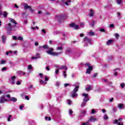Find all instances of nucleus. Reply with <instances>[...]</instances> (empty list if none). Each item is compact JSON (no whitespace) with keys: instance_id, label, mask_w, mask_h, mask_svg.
<instances>
[{"instance_id":"1","label":"nucleus","mask_w":125,"mask_h":125,"mask_svg":"<svg viewBox=\"0 0 125 125\" xmlns=\"http://www.w3.org/2000/svg\"><path fill=\"white\" fill-rule=\"evenodd\" d=\"M42 48L44 49H49L48 51H46V53L49 54V55H52L53 56H58V55H60V54H62L63 52H53V48H49L47 45H45L42 46Z\"/></svg>"},{"instance_id":"2","label":"nucleus","mask_w":125,"mask_h":125,"mask_svg":"<svg viewBox=\"0 0 125 125\" xmlns=\"http://www.w3.org/2000/svg\"><path fill=\"white\" fill-rule=\"evenodd\" d=\"M79 84H80V83H77L76 84L73 85V86H75V87L70 93L72 98H75V97H77V96H78V93H77V92L79 91V88H80Z\"/></svg>"},{"instance_id":"3","label":"nucleus","mask_w":125,"mask_h":125,"mask_svg":"<svg viewBox=\"0 0 125 125\" xmlns=\"http://www.w3.org/2000/svg\"><path fill=\"white\" fill-rule=\"evenodd\" d=\"M84 66H87L88 67L86 70V74H90L91 73V71H92V69H93V67L91 66V64H90V63L89 62H87L84 64Z\"/></svg>"},{"instance_id":"4","label":"nucleus","mask_w":125,"mask_h":125,"mask_svg":"<svg viewBox=\"0 0 125 125\" xmlns=\"http://www.w3.org/2000/svg\"><path fill=\"white\" fill-rule=\"evenodd\" d=\"M12 27H14V28L16 27V25H11V23H8L6 24L5 30H7V31H9L10 32H11L12 31Z\"/></svg>"},{"instance_id":"5","label":"nucleus","mask_w":125,"mask_h":125,"mask_svg":"<svg viewBox=\"0 0 125 125\" xmlns=\"http://www.w3.org/2000/svg\"><path fill=\"white\" fill-rule=\"evenodd\" d=\"M83 42L86 43L84 45V46H87L91 42V40L87 37V36H86L84 38Z\"/></svg>"},{"instance_id":"6","label":"nucleus","mask_w":125,"mask_h":125,"mask_svg":"<svg viewBox=\"0 0 125 125\" xmlns=\"http://www.w3.org/2000/svg\"><path fill=\"white\" fill-rule=\"evenodd\" d=\"M65 54L69 55L70 56L74 55V51L71 48H68L66 50L65 52Z\"/></svg>"},{"instance_id":"7","label":"nucleus","mask_w":125,"mask_h":125,"mask_svg":"<svg viewBox=\"0 0 125 125\" xmlns=\"http://www.w3.org/2000/svg\"><path fill=\"white\" fill-rule=\"evenodd\" d=\"M62 4H65V5H70L71 4V0H66V1H64V0H59Z\"/></svg>"},{"instance_id":"8","label":"nucleus","mask_w":125,"mask_h":125,"mask_svg":"<svg viewBox=\"0 0 125 125\" xmlns=\"http://www.w3.org/2000/svg\"><path fill=\"white\" fill-rule=\"evenodd\" d=\"M82 96L84 97V98L83 99V101H89V95L88 94H85L84 93H83L82 94Z\"/></svg>"},{"instance_id":"9","label":"nucleus","mask_w":125,"mask_h":125,"mask_svg":"<svg viewBox=\"0 0 125 125\" xmlns=\"http://www.w3.org/2000/svg\"><path fill=\"white\" fill-rule=\"evenodd\" d=\"M56 19L57 20H58V21L60 22L61 23L62 20H63V19H64V16H59V15H57L56 16Z\"/></svg>"},{"instance_id":"10","label":"nucleus","mask_w":125,"mask_h":125,"mask_svg":"<svg viewBox=\"0 0 125 125\" xmlns=\"http://www.w3.org/2000/svg\"><path fill=\"white\" fill-rule=\"evenodd\" d=\"M16 74L17 75H20V76H25V75H26V73H25V72L21 70L17 71Z\"/></svg>"},{"instance_id":"11","label":"nucleus","mask_w":125,"mask_h":125,"mask_svg":"<svg viewBox=\"0 0 125 125\" xmlns=\"http://www.w3.org/2000/svg\"><path fill=\"white\" fill-rule=\"evenodd\" d=\"M89 122H96L98 121V118H93V116H91L88 120Z\"/></svg>"},{"instance_id":"12","label":"nucleus","mask_w":125,"mask_h":125,"mask_svg":"<svg viewBox=\"0 0 125 125\" xmlns=\"http://www.w3.org/2000/svg\"><path fill=\"white\" fill-rule=\"evenodd\" d=\"M16 79V77L14 76L11 77V82L10 83L11 84H15V79Z\"/></svg>"},{"instance_id":"13","label":"nucleus","mask_w":125,"mask_h":125,"mask_svg":"<svg viewBox=\"0 0 125 125\" xmlns=\"http://www.w3.org/2000/svg\"><path fill=\"white\" fill-rule=\"evenodd\" d=\"M117 107L120 109V110H124L125 109V105L123 104H119L117 105Z\"/></svg>"},{"instance_id":"14","label":"nucleus","mask_w":125,"mask_h":125,"mask_svg":"<svg viewBox=\"0 0 125 125\" xmlns=\"http://www.w3.org/2000/svg\"><path fill=\"white\" fill-rule=\"evenodd\" d=\"M58 68L59 70H65V71L68 70V67L65 65L58 67Z\"/></svg>"},{"instance_id":"15","label":"nucleus","mask_w":125,"mask_h":125,"mask_svg":"<svg viewBox=\"0 0 125 125\" xmlns=\"http://www.w3.org/2000/svg\"><path fill=\"white\" fill-rule=\"evenodd\" d=\"M39 58H41V56H40V54L39 53H37L36 54V57H32L31 58V60H37V59H39Z\"/></svg>"},{"instance_id":"16","label":"nucleus","mask_w":125,"mask_h":125,"mask_svg":"<svg viewBox=\"0 0 125 125\" xmlns=\"http://www.w3.org/2000/svg\"><path fill=\"white\" fill-rule=\"evenodd\" d=\"M5 101H6V99L4 98V97H2L0 98V103L2 104Z\"/></svg>"},{"instance_id":"17","label":"nucleus","mask_w":125,"mask_h":125,"mask_svg":"<svg viewBox=\"0 0 125 125\" xmlns=\"http://www.w3.org/2000/svg\"><path fill=\"white\" fill-rule=\"evenodd\" d=\"M9 100L12 101V102H16V101H17V98L15 97H11L9 99Z\"/></svg>"},{"instance_id":"18","label":"nucleus","mask_w":125,"mask_h":125,"mask_svg":"<svg viewBox=\"0 0 125 125\" xmlns=\"http://www.w3.org/2000/svg\"><path fill=\"white\" fill-rule=\"evenodd\" d=\"M9 20H10V21H11L12 22V23H14V25H15L16 26V25H17V22H16V21H15V20H14V19H12V18H9Z\"/></svg>"},{"instance_id":"19","label":"nucleus","mask_w":125,"mask_h":125,"mask_svg":"<svg viewBox=\"0 0 125 125\" xmlns=\"http://www.w3.org/2000/svg\"><path fill=\"white\" fill-rule=\"evenodd\" d=\"M73 55H74L75 57H80V56H81V53L80 52L74 53Z\"/></svg>"},{"instance_id":"20","label":"nucleus","mask_w":125,"mask_h":125,"mask_svg":"<svg viewBox=\"0 0 125 125\" xmlns=\"http://www.w3.org/2000/svg\"><path fill=\"white\" fill-rule=\"evenodd\" d=\"M5 40H6V36L5 35H3L2 36V41L3 43H5Z\"/></svg>"},{"instance_id":"21","label":"nucleus","mask_w":125,"mask_h":125,"mask_svg":"<svg viewBox=\"0 0 125 125\" xmlns=\"http://www.w3.org/2000/svg\"><path fill=\"white\" fill-rule=\"evenodd\" d=\"M92 87H91V85H88L87 88L85 89V90H86L87 91H89V90H91V88Z\"/></svg>"},{"instance_id":"22","label":"nucleus","mask_w":125,"mask_h":125,"mask_svg":"<svg viewBox=\"0 0 125 125\" xmlns=\"http://www.w3.org/2000/svg\"><path fill=\"white\" fill-rule=\"evenodd\" d=\"M87 102L86 101H83V102L81 104V107H84V106H85L86 105V103Z\"/></svg>"},{"instance_id":"23","label":"nucleus","mask_w":125,"mask_h":125,"mask_svg":"<svg viewBox=\"0 0 125 125\" xmlns=\"http://www.w3.org/2000/svg\"><path fill=\"white\" fill-rule=\"evenodd\" d=\"M113 42V40H109L106 42V44L107 45H109V44H111Z\"/></svg>"},{"instance_id":"24","label":"nucleus","mask_w":125,"mask_h":125,"mask_svg":"<svg viewBox=\"0 0 125 125\" xmlns=\"http://www.w3.org/2000/svg\"><path fill=\"white\" fill-rule=\"evenodd\" d=\"M117 70H119V68L115 69L114 70V73L113 75H114V76H115V77H117V76H118V72H116L117 71Z\"/></svg>"},{"instance_id":"25","label":"nucleus","mask_w":125,"mask_h":125,"mask_svg":"<svg viewBox=\"0 0 125 125\" xmlns=\"http://www.w3.org/2000/svg\"><path fill=\"white\" fill-rule=\"evenodd\" d=\"M123 2V0H116L117 4H121Z\"/></svg>"},{"instance_id":"26","label":"nucleus","mask_w":125,"mask_h":125,"mask_svg":"<svg viewBox=\"0 0 125 125\" xmlns=\"http://www.w3.org/2000/svg\"><path fill=\"white\" fill-rule=\"evenodd\" d=\"M89 120H88L87 122H86L85 123H83L82 125H90L89 124Z\"/></svg>"},{"instance_id":"27","label":"nucleus","mask_w":125,"mask_h":125,"mask_svg":"<svg viewBox=\"0 0 125 125\" xmlns=\"http://www.w3.org/2000/svg\"><path fill=\"white\" fill-rule=\"evenodd\" d=\"M40 83H43L44 84H46L47 83V82H43V81H42V80L41 79L40 81Z\"/></svg>"},{"instance_id":"28","label":"nucleus","mask_w":125,"mask_h":125,"mask_svg":"<svg viewBox=\"0 0 125 125\" xmlns=\"http://www.w3.org/2000/svg\"><path fill=\"white\" fill-rule=\"evenodd\" d=\"M8 14L6 12H3V15L4 17V18H6L7 17Z\"/></svg>"},{"instance_id":"29","label":"nucleus","mask_w":125,"mask_h":125,"mask_svg":"<svg viewBox=\"0 0 125 125\" xmlns=\"http://www.w3.org/2000/svg\"><path fill=\"white\" fill-rule=\"evenodd\" d=\"M93 14H94L93 11H92V10H91L90 13L89 14V16H90V17H92V16H93Z\"/></svg>"},{"instance_id":"30","label":"nucleus","mask_w":125,"mask_h":125,"mask_svg":"<svg viewBox=\"0 0 125 125\" xmlns=\"http://www.w3.org/2000/svg\"><path fill=\"white\" fill-rule=\"evenodd\" d=\"M57 50H63V47L62 46H59L57 47Z\"/></svg>"},{"instance_id":"31","label":"nucleus","mask_w":125,"mask_h":125,"mask_svg":"<svg viewBox=\"0 0 125 125\" xmlns=\"http://www.w3.org/2000/svg\"><path fill=\"white\" fill-rule=\"evenodd\" d=\"M42 46H39L37 48V51H41V50H42Z\"/></svg>"},{"instance_id":"32","label":"nucleus","mask_w":125,"mask_h":125,"mask_svg":"<svg viewBox=\"0 0 125 125\" xmlns=\"http://www.w3.org/2000/svg\"><path fill=\"white\" fill-rule=\"evenodd\" d=\"M31 8V6L27 5L24 7V9H30Z\"/></svg>"},{"instance_id":"33","label":"nucleus","mask_w":125,"mask_h":125,"mask_svg":"<svg viewBox=\"0 0 125 125\" xmlns=\"http://www.w3.org/2000/svg\"><path fill=\"white\" fill-rule=\"evenodd\" d=\"M86 111L82 110L81 111V114L83 115L82 117H84V115H85Z\"/></svg>"},{"instance_id":"34","label":"nucleus","mask_w":125,"mask_h":125,"mask_svg":"<svg viewBox=\"0 0 125 125\" xmlns=\"http://www.w3.org/2000/svg\"><path fill=\"white\" fill-rule=\"evenodd\" d=\"M53 33H54V35H58V34H59L60 32L57 30H54Z\"/></svg>"},{"instance_id":"35","label":"nucleus","mask_w":125,"mask_h":125,"mask_svg":"<svg viewBox=\"0 0 125 125\" xmlns=\"http://www.w3.org/2000/svg\"><path fill=\"white\" fill-rule=\"evenodd\" d=\"M125 83H122L120 84V87H121V88H122V89L125 87Z\"/></svg>"},{"instance_id":"36","label":"nucleus","mask_w":125,"mask_h":125,"mask_svg":"<svg viewBox=\"0 0 125 125\" xmlns=\"http://www.w3.org/2000/svg\"><path fill=\"white\" fill-rule=\"evenodd\" d=\"M95 24V22L94 21H92L91 23L89 24L92 27H94V25Z\"/></svg>"},{"instance_id":"37","label":"nucleus","mask_w":125,"mask_h":125,"mask_svg":"<svg viewBox=\"0 0 125 125\" xmlns=\"http://www.w3.org/2000/svg\"><path fill=\"white\" fill-rule=\"evenodd\" d=\"M73 29L74 30H79V27L78 25H74Z\"/></svg>"},{"instance_id":"38","label":"nucleus","mask_w":125,"mask_h":125,"mask_svg":"<svg viewBox=\"0 0 125 125\" xmlns=\"http://www.w3.org/2000/svg\"><path fill=\"white\" fill-rule=\"evenodd\" d=\"M88 35H89V36H94V32H89V33H88Z\"/></svg>"},{"instance_id":"39","label":"nucleus","mask_w":125,"mask_h":125,"mask_svg":"<svg viewBox=\"0 0 125 125\" xmlns=\"http://www.w3.org/2000/svg\"><path fill=\"white\" fill-rule=\"evenodd\" d=\"M117 14L119 19H121V18H122V17L121 16V13L120 12H117Z\"/></svg>"},{"instance_id":"40","label":"nucleus","mask_w":125,"mask_h":125,"mask_svg":"<svg viewBox=\"0 0 125 125\" xmlns=\"http://www.w3.org/2000/svg\"><path fill=\"white\" fill-rule=\"evenodd\" d=\"M45 119L46 121H51V118H50V117H45Z\"/></svg>"},{"instance_id":"41","label":"nucleus","mask_w":125,"mask_h":125,"mask_svg":"<svg viewBox=\"0 0 125 125\" xmlns=\"http://www.w3.org/2000/svg\"><path fill=\"white\" fill-rule=\"evenodd\" d=\"M112 110L114 113H115V112H117V111L118 110V108L116 107H113Z\"/></svg>"},{"instance_id":"42","label":"nucleus","mask_w":125,"mask_h":125,"mask_svg":"<svg viewBox=\"0 0 125 125\" xmlns=\"http://www.w3.org/2000/svg\"><path fill=\"white\" fill-rule=\"evenodd\" d=\"M100 31L102 32V33H106V31L104 28H101L100 29Z\"/></svg>"},{"instance_id":"43","label":"nucleus","mask_w":125,"mask_h":125,"mask_svg":"<svg viewBox=\"0 0 125 125\" xmlns=\"http://www.w3.org/2000/svg\"><path fill=\"white\" fill-rule=\"evenodd\" d=\"M104 120H107L108 119V116L107 115V114H104Z\"/></svg>"},{"instance_id":"44","label":"nucleus","mask_w":125,"mask_h":125,"mask_svg":"<svg viewBox=\"0 0 125 125\" xmlns=\"http://www.w3.org/2000/svg\"><path fill=\"white\" fill-rule=\"evenodd\" d=\"M42 34H43V35H45V34H46V31H45V30H44V29L42 30Z\"/></svg>"},{"instance_id":"45","label":"nucleus","mask_w":125,"mask_h":125,"mask_svg":"<svg viewBox=\"0 0 125 125\" xmlns=\"http://www.w3.org/2000/svg\"><path fill=\"white\" fill-rule=\"evenodd\" d=\"M63 76L65 78H67V74H66V71H63Z\"/></svg>"},{"instance_id":"46","label":"nucleus","mask_w":125,"mask_h":125,"mask_svg":"<svg viewBox=\"0 0 125 125\" xmlns=\"http://www.w3.org/2000/svg\"><path fill=\"white\" fill-rule=\"evenodd\" d=\"M119 123V121L117 119L113 121V124H118V123Z\"/></svg>"},{"instance_id":"47","label":"nucleus","mask_w":125,"mask_h":125,"mask_svg":"<svg viewBox=\"0 0 125 125\" xmlns=\"http://www.w3.org/2000/svg\"><path fill=\"white\" fill-rule=\"evenodd\" d=\"M115 27V24H110L109 25V28H110L111 29H112V28H114Z\"/></svg>"},{"instance_id":"48","label":"nucleus","mask_w":125,"mask_h":125,"mask_svg":"<svg viewBox=\"0 0 125 125\" xmlns=\"http://www.w3.org/2000/svg\"><path fill=\"white\" fill-rule=\"evenodd\" d=\"M107 84H108V85H110V86H112V82H110V81H108L107 83Z\"/></svg>"},{"instance_id":"49","label":"nucleus","mask_w":125,"mask_h":125,"mask_svg":"<svg viewBox=\"0 0 125 125\" xmlns=\"http://www.w3.org/2000/svg\"><path fill=\"white\" fill-rule=\"evenodd\" d=\"M12 38H13V40H14L15 41L18 40V38H17V37H16L15 36H13Z\"/></svg>"},{"instance_id":"50","label":"nucleus","mask_w":125,"mask_h":125,"mask_svg":"<svg viewBox=\"0 0 125 125\" xmlns=\"http://www.w3.org/2000/svg\"><path fill=\"white\" fill-rule=\"evenodd\" d=\"M18 40H19V41H23V37L19 36L18 38Z\"/></svg>"},{"instance_id":"51","label":"nucleus","mask_w":125,"mask_h":125,"mask_svg":"<svg viewBox=\"0 0 125 125\" xmlns=\"http://www.w3.org/2000/svg\"><path fill=\"white\" fill-rule=\"evenodd\" d=\"M29 70H31V69H33V66H32V65L30 64L28 66Z\"/></svg>"},{"instance_id":"52","label":"nucleus","mask_w":125,"mask_h":125,"mask_svg":"<svg viewBox=\"0 0 125 125\" xmlns=\"http://www.w3.org/2000/svg\"><path fill=\"white\" fill-rule=\"evenodd\" d=\"M70 27H72V28H74L75 27V23H72L69 25Z\"/></svg>"},{"instance_id":"53","label":"nucleus","mask_w":125,"mask_h":125,"mask_svg":"<svg viewBox=\"0 0 125 125\" xmlns=\"http://www.w3.org/2000/svg\"><path fill=\"white\" fill-rule=\"evenodd\" d=\"M55 73L56 75H58V73H59V68L55 70Z\"/></svg>"},{"instance_id":"54","label":"nucleus","mask_w":125,"mask_h":125,"mask_svg":"<svg viewBox=\"0 0 125 125\" xmlns=\"http://www.w3.org/2000/svg\"><path fill=\"white\" fill-rule=\"evenodd\" d=\"M9 53L10 54L12 53V51H10L7 52L6 53V55H9Z\"/></svg>"},{"instance_id":"55","label":"nucleus","mask_w":125,"mask_h":125,"mask_svg":"<svg viewBox=\"0 0 125 125\" xmlns=\"http://www.w3.org/2000/svg\"><path fill=\"white\" fill-rule=\"evenodd\" d=\"M67 103L68 105H71V104H72V101H71V100H68Z\"/></svg>"},{"instance_id":"56","label":"nucleus","mask_w":125,"mask_h":125,"mask_svg":"<svg viewBox=\"0 0 125 125\" xmlns=\"http://www.w3.org/2000/svg\"><path fill=\"white\" fill-rule=\"evenodd\" d=\"M24 107V105L23 104H21L20 106V110H23V108Z\"/></svg>"},{"instance_id":"57","label":"nucleus","mask_w":125,"mask_h":125,"mask_svg":"<svg viewBox=\"0 0 125 125\" xmlns=\"http://www.w3.org/2000/svg\"><path fill=\"white\" fill-rule=\"evenodd\" d=\"M96 113V111H95V110H94V109H93L91 110V113L92 114H94Z\"/></svg>"},{"instance_id":"58","label":"nucleus","mask_w":125,"mask_h":125,"mask_svg":"<svg viewBox=\"0 0 125 125\" xmlns=\"http://www.w3.org/2000/svg\"><path fill=\"white\" fill-rule=\"evenodd\" d=\"M44 78L45 79V82H47V81H48V78H47V77H46V76H44Z\"/></svg>"},{"instance_id":"59","label":"nucleus","mask_w":125,"mask_h":125,"mask_svg":"<svg viewBox=\"0 0 125 125\" xmlns=\"http://www.w3.org/2000/svg\"><path fill=\"white\" fill-rule=\"evenodd\" d=\"M10 118H11V115H9V117H8L7 119L8 122H10Z\"/></svg>"},{"instance_id":"60","label":"nucleus","mask_w":125,"mask_h":125,"mask_svg":"<svg viewBox=\"0 0 125 125\" xmlns=\"http://www.w3.org/2000/svg\"><path fill=\"white\" fill-rule=\"evenodd\" d=\"M72 114H73V111H72V110L70 109L69 112V115H70V116H71V115H72Z\"/></svg>"},{"instance_id":"61","label":"nucleus","mask_w":125,"mask_h":125,"mask_svg":"<svg viewBox=\"0 0 125 125\" xmlns=\"http://www.w3.org/2000/svg\"><path fill=\"white\" fill-rule=\"evenodd\" d=\"M120 37V35L118 34H115V38L116 39H119V37Z\"/></svg>"},{"instance_id":"62","label":"nucleus","mask_w":125,"mask_h":125,"mask_svg":"<svg viewBox=\"0 0 125 125\" xmlns=\"http://www.w3.org/2000/svg\"><path fill=\"white\" fill-rule=\"evenodd\" d=\"M60 85V83L59 82H57L56 83V86H59Z\"/></svg>"},{"instance_id":"63","label":"nucleus","mask_w":125,"mask_h":125,"mask_svg":"<svg viewBox=\"0 0 125 125\" xmlns=\"http://www.w3.org/2000/svg\"><path fill=\"white\" fill-rule=\"evenodd\" d=\"M16 84H17L18 85L21 84V82L20 81H18L16 83Z\"/></svg>"},{"instance_id":"64","label":"nucleus","mask_w":125,"mask_h":125,"mask_svg":"<svg viewBox=\"0 0 125 125\" xmlns=\"http://www.w3.org/2000/svg\"><path fill=\"white\" fill-rule=\"evenodd\" d=\"M0 63L1 64H5V61H4L3 60H1L0 62Z\"/></svg>"}]
</instances>
